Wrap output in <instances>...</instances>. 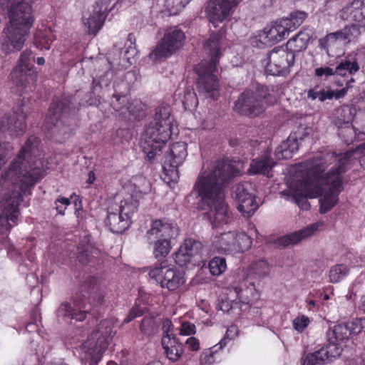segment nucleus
<instances>
[{
    "label": "nucleus",
    "mask_w": 365,
    "mask_h": 365,
    "mask_svg": "<svg viewBox=\"0 0 365 365\" xmlns=\"http://www.w3.org/2000/svg\"><path fill=\"white\" fill-rule=\"evenodd\" d=\"M319 227V225L317 223L309 225L298 231L278 237L276 243L283 247L296 245L303 240L312 236L318 230Z\"/></svg>",
    "instance_id": "5701e85b"
},
{
    "label": "nucleus",
    "mask_w": 365,
    "mask_h": 365,
    "mask_svg": "<svg viewBox=\"0 0 365 365\" xmlns=\"http://www.w3.org/2000/svg\"><path fill=\"white\" fill-rule=\"evenodd\" d=\"M327 352L324 349L310 353L307 355L304 361V365H324L327 359Z\"/></svg>",
    "instance_id": "c03bdc74"
},
{
    "label": "nucleus",
    "mask_w": 365,
    "mask_h": 365,
    "mask_svg": "<svg viewBox=\"0 0 365 365\" xmlns=\"http://www.w3.org/2000/svg\"><path fill=\"white\" fill-rule=\"evenodd\" d=\"M187 146L185 142H176L165 152L163 169L167 175L171 178L178 176V168L182 165L187 156Z\"/></svg>",
    "instance_id": "2eb2a0df"
},
{
    "label": "nucleus",
    "mask_w": 365,
    "mask_h": 365,
    "mask_svg": "<svg viewBox=\"0 0 365 365\" xmlns=\"http://www.w3.org/2000/svg\"><path fill=\"white\" fill-rule=\"evenodd\" d=\"M185 39L184 32L178 26L168 29L161 41L150 53V58L156 61L171 56L182 46Z\"/></svg>",
    "instance_id": "ddd939ff"
},
{
    "label": "nucleus",
    "mask_w": 365,
    "mask_h": 365,
    "mask_svg": "<svg viewBox=\"0 0 365 365\" xmlns=\"http://www.w3.org/2000/svg\"><path fill=\"white\" fill-rule=\"evenodd\" d=\"M234 252H243L252 246V239L245 232H235Z\"/></svg>",
    "instance_id": "58836bf2"
},
{
    "label": "nucleus",
    "mask_w": 365,
    "mask_h": 365,
    "mask_svg": "<svg viewBox=\"0 0 365 365\" xmlns=\"http://www.w3.org/2000/svg\"><path fill=\"white\" fill-rule=\"evenodd\" d=\"M106 16V14L98 13L96 8L94 9L93 14L85 22V25L88 26L91 34L96 35L98 33L104 23Z\"/></svg>",
    "instance_id": "f704fd0d"
},
{
    "label": "nucleus",
    "mask_w": 365,
    "mask_h": 365,
    "mask_svg": "<svg viewBox=\"0 0 365 365\" xmlns=\"http://www.w3.org/2000/svg\"><path fill=\"white\" fill-rule=\"evenodd\" d=\"M328 66L315 68L314 76L322 80H327L329 77L336 75L335 62L330 61Z\"/></svg>",
    "instance_id": "de8ad7c7"
},
{
    "label": "nucleus",
    "mask_w": 365,
    "mask_h": 365,
    "mask_svg": "<svg viewBox=\"0 0 365 365\" xmlns=\"http://www.w3.org/2000/svg\"><path fill=\"white\" fill-rule=\"evenodd\" d=\"M339 136L346 143H351L355 138V131L351 124L338 128Z\"/></svg>",
    "instance_id": "864d4df0"
},
{
    "label": "nucleus",
    "mask_w": 365,
    "mask_h": 365,
    "mask_svg": "<svg viewBox=\"0 0 365 365\" xmlns=\"http://www.w3.org/2000/svg\"><path fill=\"white\" fill-rule=\"evenodd\" d=\"M329 341V344L321 348L324 349L327 353V361L330 360L331 358H335L336 356H339L341 354V349L338 346L339 341H332L331 339H327Z\"/></svg>",
    "instance_id": "6e6d98bb"
},
{
    "label": "nucleus",
    "mask_w": 365,
    "mask_h": 365,
    "mask_svg": "<svg viewBox=\"0 0 365 365\" xmlns=\"http://www.w3.org/2000/svg\"><path fill=\"white\" fill-rule=\"evenodd\" d=\"M357 31V27L354 24L345 26L343 29L333 32L332 34L336 37V40H341L349 41L351 40V37L354 36V33Z\"/></svg>",
    "instance_id": "5fc2aeb1"
},
{
    "label": "nucleus",
    "mask_w": 365,
    "mask_h": 365,
    "mask_svg": "<svg viewBox=\"0 0 365 365\" xmlns=\"http://www.w3.org/2000/svg\"><path fill=\"white\" fill-rule=\"evenodd\" d=\"M113 328L111 319L102 320L79 346L80 358L85 365H97L108 346Z\"/></svg>",
    "instance_id": "0eeeda50"
},
{
    "label": "nucleus",
    "mask_w": 365,
    "mask_h": 365,
    "mask_svg": "<svg viewBox=\"0 0 365 365\" xmlns=\"http://www.w3.org/2000/svg\"><path fill=\"white\" fill-rule=\"evenodd\" d=\"M105 296L106 288L100 279L89 276L81 286L80 292L73 297L72 304L67 302L61 304L56 311L57 318L63 322L83 321L87 313L104 303Z\"/></svg>",
    "instance_id": "39448f33"
},
{
    "label": "nucleus",
    "mask_w": 365,
    "mask_h": 365,
    "mask_svg": "<svg viewBox=\"0 0 365 365\" xmlns=\"http://www.w3.org/2000/svg\"><path fill=\"white\" fill-rule=\"evenodd\" d=\"M170 249L169 240L158 239L155 243L153 253L155 258L165 257L168 255Z\"/></svg>",
    "instance_id": "09e8293b"
},
{
    "label": "nucleus",
    "mask_w": 365,
    "mask_h": 365,
    "mask_svg": "<svg viewBox=\"0 0 365 365\" xmlns=\"http://www.w3.org/2000/svg\"><path fill=\"white\" fill-rule=\"evenodd\" d=\"M309 323V318L304 315H302L294 319L293 326L297 331L302 332L308 326Z\"/></svg>",
    "instance_id": "0e129e2a"
},
{
    "label": "nucleus",
    "mask_w": 365,
    "mask_h": 365,
    "mask_svg": "<svg viewBox=\"0 0 365 365\" xmlns=\"http://www.w3.org/2000/svg\"><path fill=\"white\" fill-rule=\"evenodd\" d=\"M354 115L352 109L349 106H342L336 110L334 124L338 127L351 124Z\"/></svg>",
    "instance_id": "473e14b6"
},
{
    "label": "nucleus",
    "mask_w": 365,
    "mask_h": 365,
    "mask_svg": "<svg viewBox=\"0 0 365 365\" xmlns=\"http://www.w3.org/2000/svg\"><path fill=\"white\" fill-rule=\"evenodd\" d=\"M195 71L198 76L197 88L199 93L206 97H213L215 92L219 88L216 75L217 72L216 58H212L211 61H202L195 67Z\"/></svg>",
    "instance_id": "f8f14e48"
},
{
    "label": "nucleus",
    "mask_w": 365,
    "mask_h": 365,
    "mask_svg": "<svg viewBox=\"0 0 365 365\" xmlns=\"http://www.w3.org/2000/svg\"><path fill=\"white\" fill-rule=\"evenodd\" d=\"M312 35L313 31L312 29H304L300 31L287 41L286 48L290 53H292L295 57L297 53L307 48Z\"/></svg>",
    "instance_id": "bb28decb"
},
{
    "label": "nucleus",
    "mask_w": 365,
    "mask_h": 365,
    "mask_svg": "<svg viewBox=\"0 0 365 365\" xmlns=\"http://www.w3.org/2000/svg\"><path fill=\"white\" fill-rule=\"evenodd\" d=\"M10 77L21 92L31 91L35 88L37 73L32 68L16 66L11 71Z\"/></svg>",
    "instance_id": "aec40b11"
},
{
    "label": "nucleus",
    "mask_w": 365,
    "mask_h": 365,
    "mask_svg": "<svg viewBox=\"0 0 365 365\" xmlns=\"http://www.w3.org/2000/svg\"><path fill=\"white\" fill-rule=\"evenodd\" d=\"M295 57L287 48H275L267 53L263 61L267 74L278 76L284 73L294 62Z\"/></svg>",
    "instance_id": "4468645a"
},
{
    "label": "nucleus",
    "mask_w": 365,
    "mask_h": 365,
    "mask_svg": "<svg viewBox=\"0 0 365 365\" xmlns=\"http://www.w3.org/2000/svg\"><path fill=\"white\" fill-rule=\"evenodd\" d=\"M148 269L149 277L160 283L162 288L169 291L178 289L185 282L184 273L175 267H169L166 261L156 264Z\"/></svg>",
    "instance_id": "9b49d317"
},
{
    "label": "nucleus",
    "mask_w": 365,
    "mask_h": 365,
    "mask_svg": "<svg viewBox=\"0 0 365 365\" xmlns=\"http://www.w3.org/2000/svg\"><path fill=\"white\" fill-rule=\"evenodd\" d=\"M208 267L212 275L218 276L225 271L226 260L224 257H215L210 261Z\"/></svg>",
    "instance_id": "a18cd8bd"
},
{
    "label": "nucleus",
    "mask_w": 365,
    "mask_h": 365,
    "mask_svg": "<svg viewBox=\"0 0 365 365\" xmlns=\"http://www.w3.org/2000/svg\"><path fill=\"white\" fill-rule=\"evenodd\" d=\"M181 246L192 259L200 255L203 248L200 241L192 238L186 239Z\"/></svg>",
    "instance_id": "79ce46f5"
},
{
    "label": "nucleus",
    "mask_w": 365,
    "mask_h": 365,
    "mask_svg": "<svg viewBox=\"0 0 365 365\" xmlns=\"http://www.w3.org/2000/svg\"><path fill=\"white\" fill-rule=\"evenodd\" d=\"M128 103L129 102L125 96L113 94L110 105L115 111L119 112L120 114L123 115L125 112V108L128 106Z\"/></svg>",
    "instance_id": "3c124183"
},
{
    "label": "nucleus",
    "mask_w": 365,
    "mask_h": 365,
    "mask_svg": "<svg viewBox=\"0 0 365 365\" xmlns=\"http://www.w3.org/2000/svg\"><path fill=\"white\" fill-rule=\"evenodd\" d=\"M354 153L353 150L339 156L334 153H328L300 163L306 178L292 191V200L302 210H307L310 207L307 198L320 196V212H329L336 205L338 195L343 190L341 175L349 168Z\"/></svg>",
    "instance_id": "f257e3e1"
},
{
    "label": "nucleus",
    "mask_w": 365,
    "mask_h": 365,
    "mask_svg": "<svg viewBox=\"0 0 365 365\" xmlns=\"http://www.w3.org/2000/svg\"><path fill=\"white\" fill-rule=\"evenodd\" d=\"M170 112L168 105L158 106L153 120L145 130L144 141L141 146L146 158L150 162L160 157L163 145L173 134V119Z\"/></svg>",
    "instance_id": "423d86ee"
},
{
    "label": "nucleus",
    "mask_w": 365,
    "mask_h": 365,
    "mask_svg": "<svg viewBox=\"0 0 365 365\" xmlns=\"http://www.w3.org/2000/svg\"><path fill=\"white\" fill-rule=\"evenodd\" d=\"M112 0H98L96 2V9L98 13L106 14L107 12L110 11L114 5L112 7L109 8V4H110Z\"/></svg>",
    "instance_id": "774afa93"
},
{
    "label": "nucleus",
    "mask_w": 365,
    "mask_h": 365,
    "mask_svg": "<svg viewBox=\"0 0 365 365\" xmlns=\"http://www.w3.org/2000/svg\"><path fill=\"white\" fill-rule=\"evenodd\" d=\"M336 75L345 76L347 73L353 75L359 71V65L354 56L349 55L335 62Z\"/></svg>",
    "instance_id": "c85d7f7f"
},
{
    "label": "nucleus",
    "mask_w": 365,
    "mask_h": 365,
    "mask_svg": "<svg viewBox=\"0 0 365 365\" xmlns=\"http://www.w3.org/2000/svg\"><path fill=\"white\" fill-rule=\"evenodd\" d=\"M31 60L35 61V57L33 55L32 51L30 50H26L21 54L19 59L20 63L18 66L26 68H32Z\"/></svg>",
    "instance_id": "e2e57ef3"
},
{
    "label": "nucleus",
    "mask_w": 365,
    "mask_h": 365,
    "mask_svg": "<svg viewBox=\"0 0 365 365\" xmlns=\"http://www.w3.org/2000/svg\"><path fill=\"white\" fill-rule=\"evenodd\" d=\"M240 173L236 166L227 160L217 161L211 169L200 174L194 190L201 197L199 207L213 227L232 221V215L225 202L224 187Z\"/></svg>",
    "instance_id": "7ed1b4c3"
},
{
    "label": "nucleus",
    "mask_w": 365,
    "mask_h": 365,
    "mask_svg": "<svg viewBox=\"0 0 365 365\" xmlns=\"http://www.w3.org/2000/svg\"><path fill=\"white\" fill-rule=\"evenodd\" d=\"M145 309L144 307H140V306L135 304L130 311L128 315L124 319L125 323H128L135 319L136 317L142 316L145 312Z\"/></svg>",
    "instance_id": "69168bd1"
},
{
    "label": "nucleus",
    "mask_w": 365,
    "mask_h": 365,
    "mask_svg": "<svg viewBox=\"0 0 365 365\" xmlns=\"http://www.w3.org/2000/svg\"><path fill=\"white\" fill-rule=\"evenodd\" d=\"M53 40V36L49 31H38L34 35V44L40 50L50 49Z\"/></svg>",
    "instance_id": "e433bc0d"
},
{
    "label": "nucleus",
    "mask_w": 365,
    "mask_h": 365,
    "mask_svg": "<svg viewBox=\"0 0 365 365\" xmlns=\"http://www.w3.org/2000/svg\"><path fill=\"white\" fill-rule=\"evenodd\" d=\"M235 232H227L216 235L212 240V246L218 253L229 254L234 252Z\"/></svg>",
    "instance_id": "a878e982"
},
{
    "label": "nucleus",
    "mask_w": 365,
    "mask_h": 365,
    "mask_svg": "<svg viewBox=\"0 0 365 365\" xmlns=\"http://www.w3.org/2000/svg\"><path fill=\"white\" fill-rule=\"evenodd\" d=\"M28 110L24 105L14 108L13 113L0 118V132L8 133L11 136H19L26 130L25 120Z\"/></svg>",
    "instance_id": "dca6fc26"
},
{
    "label": "nucleus",
    "mask_w": 365,
    "mask_h": 365,
    "mask_svg": "<svg viewBox=\"0 0 365 365\" xmlns=\"http://www.w3.org/2000/svg\"><path fill=\"white\" fill-rule=\"evenodd\" d=\"M289 33L287 24L284 23L283 19H280L267 25L264 29L261 38H262L266 43L274 44L285 38Z\"/></svg>",
    "instance_id": "b1692460"
},
{
    "label": "nucleus",
    "mask_w": 365,
    "mask_h": 365,
    "mask_svg": "<svg viewBox=\"0 0 365 365\" xmlns=\"http://www.w3.org/2000/svg\"><path fill=\"white\" fill-rule=\"evenodd\" d=\"M352 6H356V9L353 11L355 21L361 22L365 20V5L360 0H356L353 1Z\"/></svg>",
    "instance_id": "052dcab7"
},
{
    "label": "nucleus",
    "mask_w": 365,
    "mask_h": 365,
    "mask_svg": "<svg viewBox=\"0 0 365 365\" xmlns=\"http://www.w3.org/2000/svg\"><path fill=\"white\" fill-rule=\"evenodd\" d=\"M36 138H29L19 152L17 157L11 162L9 170L4 173V182H0L1 188L11 182L15 189L11 193L0 201V232L9 231L16 223L19 215V205L22 201V193L29 191L43 177L42 163L40 159L33 156L31 147Z\"/></svg>",
    "instance_id": "f03ea898"
},
{
    "label": "nucleus",
    "mask_w": 365,
    "mask_h": 365,
    "mask_svg": "<svg viewBox=\"0 0 365 365\" xmlns=\"http://www.w3.org/2000/svg\"><path fill=\"white\" fill-rule=\"evenodd\" d=\"M270 265L263 259L254 262L250 267L249 275L253 278H262L268 276Z\"/></svg>",
    "instance_id": "2f4dec72"
},
{
    "label": "nucleus",
    "mask_w": 365,
    "mask_h": 365,
    "mask_svg": "<svg viewBox=\"0 0 365 365\" xmlns=\"http://www.w3.org/2000/svg\"><path fill=\"white\" fill-rule=\"evenodd\" d=\"M162 346L167 358L175 362L180 359L183 353V346L174 334L164 335L162 338Z\"/></svg>",
    "instance_id": "393cba45"
},
{
    "label": "nucleus",
    "mask_w": 365,
    "mask_h": 365,
    "mask_svg": "<svg viewBox=\"0 0 365 365\" xmlns=\"http://www.w3.org/2000/svg\"><path fill=\"white\" fill-rule=\"evenodd\" d=\"M313 130L312 128L307 125H300L296 130L292 132L290 135L298 142L299 140H304L305 138L309 137L312 134Z\"/></svg>",
    "instance_id": "4d7b16f0"
},
{
    "label": "nucleus",
    "mask_w": 365,
    "mask_h": 365,
    "mask_svg": "<svg viewBox=\"0 0 365 365\" xmlns=\"http://www.w3.org/2000/svg\"><path fill=\"white\" fill-rule=\"evenodd\" d=\"M140 331L145 335H151L156 330V324L155 320L150 317L144 318L140 326Z\"/></svg>",
    "instance_id": "13d9d810"
},
{
    "label": "nucleus",
    "mask_w": 365,
    "mask_h": 365,
    "mask_svg": "<svg viewBox=\"0 0 365 365\" xmlns=\"http://www.w3.org/2000/svg\"><path fill=\"white\" fill-rule=\"evenodd\" d=\"M349 274V269L343 264H336L331 267L329 273L331 283H337L344 279Z\"/></svg>",
    "instance_id": "ea45409f"
},
{
    "label": "nucleus",
    "mask_w": 365,
    "mask_h": 365,
    "mask_svg": "<svg viewBox=\"0 0 365 365\" xmlns=\"http://www.w3.org/2000/svg\"><path fill=\"white\" fill-rule=\"evenodd\" d=\"M73 97L54 98L46 116L43 128L54 135H66L71 131L70 125H66V115L73 110L78 109L73 105Z\"/></svg>",
    "instance_id": "9d476101"
},
{
    "label": "nucleus",
    "mask_w": 365,
    "mask_h": 365,
    "mask_svg": "<svg viewBox=\"0 0 365 365\" xmlns=\"http://www.w3.org/2000/svg\"><path fill=\"white\" fill-rule=\"evenodd\" d=\"M317 87H315L313 89H310L308 91L307 96L309 98L312 100H315L318 98L321 102H324L326 100L332 99L334 97V91L331 89H322L317 90Z\"/></svg>",
    "instance_id": "49530a36"
},
{
    "label": "nucleus",
    "mask_w": 365,
    "mask_h": 365,
    "mask_svg": "<svg viewBox=\"0 0 365 365\" xmlns=\"http://www.w3.org/2000/svg\"><path fill=\"white\" fill-rule=\"evenodd\" d=\"M365 326V318L355 319L351 322L339 324L327 332V339L335 341H347L351 336L359 334Z\"/></svg>",
    "instance_id": "a211bd4d"
},
{
    "label": "nucleus",
    "mask_w": 365,
    "mask_h": 365,
    "mask_svg": "<svg viewBox=\"0 0 365 365\" xmlns=\"http://www.w3.org/2000/svg\"><path fill=\"white\" fill-rule=\"evenodd\" d=\"M104 253L88 242L79 243L77 247V259L83 266L96 267L103 260Z\"/></svg>",
    "instance_id": "6ab92c4d"
},
{
    "label": "nucleus",
    "mask_w": 365,
    "mask_h": 365,
    "mask_svg": "<svg viewBox=\"0 0 365 365\" xmlns=\"http://www.w3.org/2000/svg\"><path fill=\"white\" fill-rule=\"evenodd\" d=\"M252 190V185L250 183H240L236 185L234 191L235 198L237 202H240V200L249 198L255 195L250 192Z\"/></svg>",
    "instance_id": "8fccbe9b"
},
{
    "label": "nucleus",
    "mask_w": 365,
    "mask_h": 365,
    "mask_svg": "<svg viewBox=\"0 0 365 365\" xmlns=\"http://www.w3.org/2000/svg\"><path fill=\"white\" fill-rule=\"evenodd\" d=\"M118 210L117 204L110 205L107 210L105 224L112 232L121 234L129 227L130 223L128 217H125Z\"/></svg>",
    "instance_id": "412c9836"
},
{
    "label": "nucleus",
    "mask_w": 365,
    "mask_h": 365,
    "mask_svg": "<svg viewBox=\"0 0 365 365\" xmlns=\"http://www.w3.org/2000/svg\"><path fill=\"white\" fill-rule=\"evenodd\" d=\"M118 58H115L112 53H109L108 58H102L97 60L95 63V69L93 76L91 84V96L88 99L82 101L78 103V106H92L98 101V97H101V94L104 88L109 87L113 77L112 68L115 65H118L120 68H123L120 60V52L115 50Z\"/></svg>",
    "instance_id": "6e6552de"
},
{
    "label": "nucleus",
    "mask_w": 365,
    "mask_h": 365,
    "mask_svg": "<svg viewBox=\"0 0 365 365\" xmlns=\"http://www.w3.org/2000/svg\"><path fill=\"white\" fill-rule=\"evenodd\" d=\"M144 107L140 101L133 100L128 103L123 115L129 120H140L145 116Z\"/></svg>",
    "instance_id": "7c9ffc66"
},
{
    "label": "nucleus",
    "mask_w": 365,
    "mask_h": 365,
    "mask_svg": "<svg viewBox=\"0 0 365 365\" xmlns=\"http://www.w3.org/2000/svg\"><path fill=\"white\" fill-rule=\"evenodd\" d=\"M336 37L334 36L332 33L328 34L324 38L319 40V47L325 51V53L330 56L332 48L334 47L336 43Z\"/></svg>",
    "instance_id": "603ef678"
},
{
    "label": "nucleus",
    "mask_w": 365,
    "mask_h": 365,
    "mask_svg": "<svg viewBox=\"0 0 365 365\" xmlns=\"http://www.w3.org/2000/svg\"><path fill=\"white\" fill-rule=\"evenodd\" d=\"M242 0H210L206 12L210 21L216 27L230 16Z\"/></svg>",
    "instance_id": "f3484780"
},
{
    "label": "nucleus",
    "mask_w": 365,
    "mask_h": 365,
    "mask_svg": "<svg viewBox=\"0 0 365 365\" xmlns=\"http://www.w3.org/2000/svg\"><path fill=\"white\" fill-rule=\"evenodd\" d=\"M118 206V212L124 215L125 217H128L129 222L130 223V218L132 215L137 211L138 207V202L137 200H133L132 197L129 200H122Z\"/></svg>",
    "instance_id": "a19ab883"
},
{
    "label": "nucleus",
    "mask_w": 365,
    "mask_h": 365,
    "mask_svg": "<svg viewBox=\"0 0 365 365\" xmlns=\"http://www.w3.org/2000/svg\"><path fill=\"white\" fill-rule=\"evenodd\" d=\"M222 35L220 34H212L210 38L205 42L204 48L207 50L210 55L211 61L212 58H216V64L218 61V58L220 54V39Z\"/></svg>",
    "instance_id": "72a5a7b5"
},
{
    "label": "nucleus",
    "mask_w": 365,
    "mask_h": 365,
    "mask_svg": "<svg viewBox=\"0 0 365 365\" xmlns=\"http://www.w3.org/2000/svg\"><path fill=\"white\" fill-rule=\"evenodd\" d=\"M195 333V326L188 322H184L181 324L180 328V334L182 336H189Z\"/></svg>",
    "instance_id": "338daca9"
},
{
    "label": "nucleus",
    "mask_w": 365,
    "mask_h": 365,
    "mask_svg": "<svg viewBox=\"0 0 365 365\" xmlns=\"http://www.w3.org/2000/svg\"><path fill=\"white\" fill-rule=\"evenodd\" d=\"M238 203V210L245 217L247 218L251 217L259 207L255 201V195L245 200L242 198Z\"/></svg>",
    "instance_id": "c9c22d12"
},
{
    "label": "nucleus",
    "mask_w": 365,
    "mask_h": 365,
    "mask_svg": "<svg viewBox=\"0 0 365 365\" xmlns=\"http://www.w3.org/2000/svg\"><path fill=\"white\" fill-rule=\"evenodd\" d=\"M177 235L178 228L176 225L163 222L160 220L154 221L151 228L147 232L150 241H154L158 239L169 240L176 237Z\"/></svg>",
    "instance_id": "4be33fe9"
},
{
    "label": "nucleus",
    "mask_w": 365,
    "mask_h": 365,
    "mask_svg": "<svg viewBox=\"0 0 365 365\" xmlns=\"http://www.w3.org/2000/svg\"><path fill=\"white\" fill-rule=\"evenodd\" d=\"M307 17L304 11H295L290 14L289 17L283 18L284 23L287 24L289 31H292L298 28Z\"/></svg>",
    "instance_id": "4c0bfd02"
},
{
    "label": "nucleus",
    "mask_w": 365,
    "mask_h": 365,
    "mask_svg": "<svg viewBox=\"0 0 365 365\" xmlns=\"http://www.w3.org/2000/svg\"><path fill=\"white\" fill-rule=\"evenodd\" d=\"M299 143L297 142L292 136L289 135L288 138L283 141L275 150V155L277 159H290L293 155L298 150Z\"/></svg>",
    "instance_id": "c756f323"
},
{
    "label": "nucleus",
    "mask_w": 365,
    "mask_h": 365,
    "mask_svg": "<svg viewBox=\"0 0 365 365\" xmlns=\"http://www.w3.org/2000/svg\"><path fill=\"white\" fill-rule=\"evenodd\" d=\"M274 165L275 163L270 157L264 155L252 161L248 173L251 175L262 174L269 178Z\"/></svg>",
    "instance_id": "cd10ccee"
},
{
    "label": "nucleus",
    "mask_w": 365,
    "mask_h": 365,
    "mask_svg": "<svg viewBox=\"0 0 365 365\" xmlns=\"http://www.w3.org/2000/svg\"><path fill=\"white\" fill-rule=\"evenodd\" d=\"M192 259L191 256H190L182 246H180L178 251L175 254V262L180 267L186 266L188 263L192 262Z\"/></svg>",
    "instance_id": "bf43d9fd"
},
{
    "label": "nucleus",
    "mask_w": 365,
    "mask_h": 365,
    "mask_svg": "<svg viewBox=\"0 0 365 365\" xmlns=\"http://www.w3.org/2000/svg\"><path fill=\"white\" fill-rule=\"evenodd\" d=\"M181 101L185 110H192L198 105L197 95L191 88H187L185 89L183 97Z\"/></svg>",
    "instance_id": "37998d69"
},
{
    "label": "nucleus",
    "mask_w": 365,
    "mask_h": 365,
    "mask_svg": "<svg viewBox=\"0 0 365 365\" xmlns=\"http://www.w3.org/2000/svg\"><path fill=\"white\" fill-rule=\"evenodd\" d=\"M267 86L257 84L254 88L245 90L235 103V109L242 115L251 118L262 113L271 103Z\"/></svg>",
    "instance_id": "1a4fd4ad"
},
{
    "label": "nucleus",
    "mask_w": 365,
    "mask_h": 365,
    "mask_svg": "<svg viewBox=\"0 0 365 365\" xmlns=\"http://www.w3.org/2000/svg\"><path fill=\"white\" fill-rule=\"evenodd\" d=\"M34 0H0V6L6 9L9 24L4 29L1 49L6 53L23 48L32 26L34 17L31 4Z\"/></svg>",
    "instance_id": "20e7f679"
},
{
    "label": "nucleus",
    "mask_w": 365,
    "mask_h": 365,
    "mask_svg": "<svg viewBox=\"0 0 365 365\" xmlns=\"http://www.w3.org/2000/svg\"><path fill=\"white\" fill-rule=\"evenodd\" d=\"M237 302L229 299L227 295H222L219 298L218 307L223 312H229V311L233 308L234 305H237Z\"/></svg>",
    "instance_id": "680f3d73"
}]
</instances>
